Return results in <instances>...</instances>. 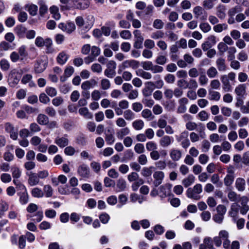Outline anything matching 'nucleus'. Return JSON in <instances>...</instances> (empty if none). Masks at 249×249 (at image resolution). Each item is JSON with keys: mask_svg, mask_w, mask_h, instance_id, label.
Wrapping results in <instances>:
<instances>
[{"mask_svg": "<svg viewBox=\"0 0 249 249\" xmlns=\"http://www.w3.org/2000/svg\"><path fill=\"white\" fill-rule=\"evenodd\" d=\"M69 55L65 51H62L57 55L56 60L58 64L64 65L69 58Z\"/></svg>", "mask_w": 249, "mask_h": 249, "instance_id": "obj_11", "label": "nucleus"}, {"mask_svg": "<svg viewBox=\"0 0 249 249\" xmlns=\"http://www.w3.org/2000/svg\"><path fill=\"white\" fill-rule=\"evenodd\" d=\"M198 82L200 86H204L208 83L209 79L204 73L199 75L198 77Z\"/></svg>", "mask_w": 249, "mask_h": 249, "instance_id": "obj_54", "label": "nucleus"}, {"mask_svg": "<svg viewBox=\"0 0 249 249\" xmlns=\"http://www.w3.org/2000/svg\"><path fill=\"white\" fill-rule=\"evenodd\" d=\"M77 172L79 175L84 178H89L90 174L89 167L85 164L81 165L78 167Z\"/></svg>", "mask_w": 249, "mask_h": 249, "instance_id": "obj_9", "label": "nucleus"}, {"mask_svg": "<svg viewBox=\"0 0 249 249\" xmlns=\"http://www.w3.org/2000/svg\"><path fill=\"white\" fill-rule=\"evenodd\" d=\"M79 113L87 119H91L93 118L92 114L90 112L87 107H81L79 109Z\"/></svg>", "mask_w": 249, "mask_h": 249, "instance_id": "obj_24", "label": "nucleus"}, {"mask_svg": "<svg viewBox=\"0 0 249 249\" xmlns=\"http://www.w3.org/2000/svg\"><path fill=\"white\" fill-rule=\"evenodd\" d=\"M234 177L233 175H227L224 178V184L227 186H229L233 182Z\"/></svg>", "mask_w": 249, "mask_h": 249, "instance_id": "obj_56", "label": "nucleus"}, {"mask_svg": "<svg viewBox=\"0 0 249 249\" xmlns=\"http://www.w3.org/2000/svg\"><path fill=\"white\" fill-rule=\"evenodd\" d=\"M164 177V174L162 171H156L153 174L154 178V184L155 186L157 187L161 184L162 180Z\"/></svg>", "mask_w": 249, "mask_h": 249, "instance_id": "obj_13", "label": "nucleus"}, {"mask_svg": "<svg viewBox=\"0 0 249 249\" xmlns=\"http://www.w3.org/2000/svg\"><path fill=\"white\" fill-rule=\"evenodd\" d=\"M128 68H130V59L124 61L119 66L118 73H120L123 71Z\"/></svg>", "mask_w": 249, "mask_h": 249, "instance_id": "obj_49", "label": "nucleus"}, {"mask_svg": "<svg viewBox=\"0 0 249 249\" xmlns=\"http://www.w3.org/2000/svg\"><path fill=\"white\" fill-rule=\"evenodd\" d=\"M91 55L94 58L96 57L100 54V49L97 46H93L91 48Z\"/></svg>", "mask_w": 249, "mask_h": 249, "instance_id": "obj_64", "label": "nucleus"}, {"mask_svg": "<svg viewBox=\"0 0 249 249\" xmlns=\"http://www.w3.org/2000/svg\"><path fill=\"white\" fill-rule=\"evenodd\" d=\"M195 180V177L194 175L190 174L182 181V183L185 187H188L193 184Z\"/></svg>", "mask_w": 249, "mask_h": 249, "instance_id": "obj_28", "label": "nucleus"}, {"mask_svg": "<svg viewBox=\"0 0 249 249\" xmlns=\"http://www.w3.org/2000/svg\"><path fill=\"white\" fill-rule=\"evenodd\" d=\"M110 82L109 80L106 78H104L101 81V88L104 90H107L110 87Z\"/></svg>", "mask_w": 249, "mask_h": 249, "instance_id": "obj_58", "label": "nucleus"}, {"mask_svg": "<svg viewBox=\"0 0 249 249\" xmlns=\"http://www.w3.org/2000/svg\"><path fill=\"white\" fill-rule=\"evenodd\" d=\"M247 86L245 84L238 85L234 89V92L237 97H244L246 96Z\"/></svg>", "mask_w": 249, "mask_h": 249, "instance_id": "obj_8", "label": "nucleus"}, {"mask_svg": "<svg viewBox=\"0 0 249 249\" xmlns=\"http://www.w3.org/2000/svg\"><path fill=\"white\" fill-rule=\"evenodd\" d=\"M124 118L128 121H132L135 118V114L130 109H126L124 112Z\"/></svg>", "mask_w": 249, "mask_h": 249, "instance_id": "obj_36", "label": "nucleus"}, {"mask_svg": "<svg viewBox=\"0 0 249 249\" xmlns=\"http://www.w3.org/2000/svg\"><path fill=\"white\" fill-rule=\"evenodd\" d=\"M136 74L137 76H140L146 80H149L152 78V74L150 72L144 71L142 69L136 71Z\"/></svg>", "mask_w": 249, "mask_h": 249, "instance_id": "obj_31", "label": "nucleus"}, {"mask_svg": "<svg viewBox=\"0 0 249 249\" xmlns=\"http://www.w3.org/2000/svg\"><path fill=\"white\" fill-rule=\"evenodd\" d=\"M116 63L113 60H110L107 64V69L105 70L104 74L109 78H112L116 75Z\"/></svg>", "mask_w": 249, "mask_h": 249, "instance_id": "obj_2", "label": "nucleus"}, {"mask_svg": "<svg viewBox=\"0 0 249 249\" xmlns=\"http://www.w3.org/2000/svg\"><path fill=\"white\" fill-rule=\"evenodd\" d=\"M18 53L21 57V60H22L28 55L27 47L25 45H21L18 49Z\"/></svg>", "mask_w": 249, "mask_h": 249, "instance_id": "obj_38", "label": "nucleus"}, {"mask_svg": "<svg viewBox=\"0 0 249 249\" xmlns=\"http://www.w3.org/2000/svg\"><path fill=\"white\" fill-rule=\"evenodd\" d=\"M42 142L41 139L37 136L33 137L30 140L31 144L34 146H38Z\"/></svg>", "mask_w": 249, "mask_h": 249, "instance_id": "obj_59", "label": "nucleus"}, {"mask_svg": "<svg viewBox=\"0 0 249 249\" xmlns=\"http://www.w3.org/2000/svg\"><path fill=\"white\" fill-rule=\"evenodd\" d=\"M95 18L93 15L88 16L84 21V31L87 32L89 31L93 26Z\"/></svg>", "mask_w": 249, "mask_h": 249, "instance_id": "obj_10", "label": "nucleus"}, {"mask_svg": "<svg viewBox=\"0 0 249 249\" xmlns=\"http://www.w3.org/2000/svg\"><path fill=\"white\" fill-rule=\"evenodd\" d=\"M42 191L44 193V196L46 197H51L53 195V190L49 184L44 185Z\"/></svg>", "mask_w": 249, "mask_h": 249, "instance_id": "obj_27", "label": "nucleus"}, {"mask_svg": "<svg viewBox=\"0 0 249 249\" xmlns=\"http://www.w3.org/2000/svg\"><path fill=\"white\" fill-rule=\"evenodd\" d=\"M4 128L5 131L9 133L10 138L13 140H17L18 137V130L15 128L13 125L9 123H7L5 124Z\"/></svg>", "mask_w": 249, "mask_h": 249, "instance_id": "obj_5", "label": "nucleus"}, {"mask_svg": "<svg viewBox=\"0 0 249 249\" xmlns=\"http://www.w3.org/2000/svg\"><path fill=\"white\" fill-rule=\"evenodd\" d=\"M25 8L29 12L31 15L34 16L36 15L38 10V7L36 5H27L25 6Z\"/></svg>", "mask_w": 249, "mask_h": 249, "instance_id": "obj_40", "label": "nucleus"}, {"mask_svg": "<svg viewBox=\"0 0 249 249\" xmlns=\"http://www.w3.org/2000/svg\"><path fill=\"white\" fill-rule=\"evenodd\" d=\"M31 193L32 196L36 198H41L44 196V193L42 190L38 187L33 188L31 191Z\"/></svg>", "mask_w": 249, "mask_h": 249, "instance_id": "obj_33", "label": "nucleus"}, {"mask_svg": "<svg viewBox=\"0 0 249 249\" xmlns=\"http://www.w3.org/2000/svg\"><path fill=\"white\" fill-rule=\"evenodd\" d=\"M227 51V58L229 60H233L235 59V53H236V49L234 47H230Z\"/></svg>", "mask_w": 249, "mask_h": 249, "instance_id": "obj_35", "label": "nucleus"}, {"mask_svg": "<svg viewBox=\"0 0 249 249\" xmlns=\"http://www.w3.org/2000/svg\"><path fill=\"white\" fill-rule=\"evenodd\" d=\"M202 185L197 183L192 188H189L186 191L187 196L195 200H198L201 198L200 194L202 192Z\"/></svg>", "mask_w": 249, "mask_h": 249, "instance_id": "obj_1", "label": "nucleus"}, {"mask_svg": "<svg viewBox=\"0 0 249 249\" xmlns=\"http://www.w3.org/2000/svg\"><path fill=\"white\" fill-rule=\"evenodd\" d=\"M146 150L148 151L152 152L155 150H157L158 145L157 143L154 141H149L146 142L145 144Z\"/></svg>", "mask_w": 249, "mask_h": 249, "instance_id": "obj_46", "label": "nucleus"}, {"mask_svg": "<svg viewBox=\"0 0 249 249\" xmlns=\"http://www.w3.org/2000/svg\"><path fill=\"white\" fill-rule=\"evenodd\" d=\"M164 36V33L160 30L157 31L152 33L151 35V37L153 39L157 40L163 38Z\"/></svg>", "mask_w": 249, "mask_h": 249, "instance_id": "obj_51", "label": "nucleus"}, {"mask_svg": "<svg viewBox=\"0 0 249 249\" xmlns=\"http://www.w3.org/2000/svg\"><path fill=\"white\" fill-rule=\"evenodd\" d=\"M126 188V182L124 179L120 178L117 180L115 187V191L116 192L124 191Z\"/></svg>", "mask_w": 249, "mask_h": 249, "instance_id": "obj_18", "label": "nucleus"}, {"mask_svg": "<svg viewBox=\"0 0 249 249\" xmlns=\"http://www.w3.org/2000/svg\"><path fill=\"white\" fill-rule=\"evenodd\" d=\"M188 74L191 78H196L199 76V72L196 68L193 67L189 70Z\"/></svg>", "mask_w": 249, "mask_h": 249, "instance_id": "obj_63", "label": "nucleus"}, {"mask_svg": "<svg viewBox=\"0 0 249 249\" xmlns=\"http://www.w3.org/2000/svg\"><path fill=\"white\" fill-rule=\"evenodd\" d=\"M96 85L97 82L95 80L92 79L84 82L81 85V88L84 90H88Z\"/></svg>", "mask_w": 249, "mask_h": 249, "instance_id": "obj_19", "label": "nucleus"}, {"mask_svg": "<svg viewBox=\"0 0 249 249\" xmlns=\"http://www.w3.org/2000/svg\"><path fill=\"white\" fill-rule=\"evenodd\" d=\"M155 88V83L148 81L145 83V88L142 90V94L145 97L151 95L152 92Z\"/></svg>", "mask_w": 249, "mask_h": 249, "instance_id": "obj_6", "label": "nucleus"}, {"mask_svg": "<svg viewBox=\"0 0 249 249\" xmlns=\"http://www.w3.org/2000/svg\"><path fill=\"white\" fill-rule=\"evenodd\" d=\"M134 150L139 154L144 153L145 151L144 145L141 143H137L134 146Z\"/></svg>", "mask_w": 249, "mask_h": 249, "instance_id": "obj_61", "label": "nucleus"}, {"mask_svg": "<svg viewBox=\"0 0 249 249\" xmlns=\"http://www.w3.org/2000/svg\"><path fill=\"white\" fill-rule=\"evenodd\" d=\"M222 83V89L224 92H228L231 91L232 87L227 78V75H223L220 77Z\"/></svg>", "mask_w": 249, "mask_h": 249, "instance_id": "obj_12", "label": "nucleus"}, {"mask_svg": "<svg viewBox=\"0 0 249 249\" xmlns=\"http://www.w3.org/2000/svg\"><path fill=\"white\" fill-rule=\"evenodd\" d=\"M18 195L19 196V201L21 205H25L29 201V195L28 192H18Z\"/></svg>", "mask_w": 249, "mask_h": 249, "instance_id": "obj_23", "label": "nucleus"}, {"mask_svg": "<svg viewBox=\"0 0 249 249\" xmlns=\"http://www.w3.org/2000/svg\"><path fill=\"white\" fill-rule=\"evenodd\" d=\"M239 206L237 203H233L231 207V210L229 212L230 215L232 217H235L237 216L239 211Z\"/></svg>", "mask_w": 249, "mask_h": 249, "instance_id": "obj_41", "label": "nucleus"}, {"mask_svg": "<svg viewBox=\"0 0 249 249\" xmlns=\"http://www.w3.org/2000/svg\"><path fill=\"white\" fill-rule=\"evenodd\" d=\"M74 72V68L72 66H68L64 71V76L60 77V81L64 82L66 79L72 75Z\"/></svg>", "mask_w": 249, "mask_h": 249, "instance_id": "obj_20", "label": "nucleus"}, {"mask_svg": "<svg viewBox=\"0 0 249 249\" xmlns=\"http://www.w3.org/2000/svg\"><path fill=\"white\" fill-rule=\"evenodd\" d=\"M0 69L3 71H7L10 68V63L8 60L2 59L0 61Z\"/></svg>", "mask_w": 249, "mask_h": 249, "instance_id": "obj_55", "label": "nucleus"}, {"mask_svg": "<svg viewBox=\"0 0 249 249\" xmlns=\"http://www.w3.org/2000/svg\"><path fill=\"white\" fill-rule=\"evenodd\" d=\"M207 75L210 78H215L218 74L216 69L214 67H211L207 70Z\"/></svg>", "mask_w": 249, "mask_h": 249, "instance_id": "obj_43", "label": "nucleus"}, {"mask_svg": "<svg viewBox=\"0 0 249 249\" xmlns=\"http://www.w3.org/2000/svg\"><path fill=\"white\" fill-rule=\"evenodd\" d=\"M10 58L12 62L15 63L19 60H21V57L17 52L14 51L11 53L10 55Z\"/></svg>", "mask_w": 249, "mask_h": 249, "instance_id": "obj_62", "label": "nucleus"}, {"mask_svg": "<svg viewBox=\"0 0 249 249\" xmlns=\"http://www.w3.org/2000/svg\"><path fill=\"white\" fill-rule=\"evenodd\" d=\"M90 2L89 0H76L75 5L77 8L81 9H86L89 7Z\"/></svg>", "mask_w": 249, "mask_h": 249, "instance_id": "obj_26", "label": "nucleus"}, {"mask_svg": "<svg viewBox=\"0 0 249 249\" xmlns=\"http://www.w3.org/2000/svg\"><path fill=\"white\" fill-rule=\"evenodd\" d=\"M228 26L226 23L217 24L213 26V31L216 33H221L228 29Z\"/></svg>", "mask_w": 249, "mask_h": 249, "instance_id": "obj_44", "label": "nucleus"}, {"mask_svg": "<svg viewBox=\"0 0 249 249\" xmlns=\"http://www.w3.org/2000/svg\"><path fill=\"white\" fill-rule=\"evenodd\" d=\"M212 239L210 237H206L203 239V242L200 244L199 249H214L212 242Z\"/></svg>", "mask_w": 249, "mask_h": 249, "instance_id": "obj_16", "label": "nucleus"}, {"mask_svg": "<svg viewBox=\"0 0 249 249\" xmlns=\"http://www.w3.org/2000/svg\"><path fill=\"white\" fill-rule=\"evenodd\" d=\"M16 34L20 38L23 37L26 32V29L22 26H18L15 29Z\"/></svg>", "mask_w": 249, "mask_h": 249, "instance_id": "obj_37", "label": "nucleus"}, {"mask_svg": "<svg viewBox=\"0 0 249 249\" xmlns=\"http://www.w3.org/2000/svg\"><path fill=\"white\" fill-rule=\"evenodd\" d=\"M208 92V98L210 100L218 101L220 99L221 94L219 92L213 90L212 89H209Z\"/></svg>", "mask_w": 249, "mask_h": 249, "instance_id": "obj_22", "label": "nucleus"}, {"mask_svg": "<svg viewBox=\"0 0 249 249\" xmlns=\"http://www.w3.org/2000/svg\"><path fill=\"white\" fill-rule=\"evenodd\" d=\"M36 121L40 125H46L49 123V118L45 114H39L37 117Z\"/></svg>", "mask_w": 249, "mask_h": 249, "instance_id": "obj_32", "label": "nucleus"}, {"mask_svg": "<svg viewBox=\"0 0 249 249\" xmlns=\"http://www.w3.org/2000/svg\"><path fill=\"white\" fill-rule=\"evenodd\" d=\"M55 143L60 147H64L69 144V140L66 137H57L55 139Z\"/></svg>", "mask_w": 249, "mask_h": 249, "instance_id": "obj_25", "label": "nucleus"}, {"mask_svg": "<svg viewBox=\"0 0 249 249\" xmlns=\"http://www.w3.org/2000/svg\"><path fill=\"white\" fill-rule=\"evenodd\" d=\"M58 27L63 32L69 34L72 33L76 29L75 24L73 22L70 21L67 22L66 23L63 22L60 23Z\"/></svg>", "mask_w": 249, "mask_h": 249, "instance_id": "obj_3", "label": "nucleus"}, {"mask_svg": "<svg viewBox=\"0 0 249 249\" xmlns=\"http://www.w3.org/2000/svg\"><path fill=\"white\" fill-rule=\"evenodd\" d=\"M235 186L238 191L243 192L246 189L245 179L242 178H237L235 180Z\"/></svg>", "mask_w": 249, "mask_h": 249, "instance_id": "obj_17", "label": "nucleus"}, {"mask_svg": "<svg viewBox=\"0 0 249 249\" xmlns=\"http://www.w3.org/2000/svg\"><path fill=\"white\" fill-rule=\"evenodd\" d=\"M12 177L14 178H19L21 175V171L17 166H13L11 168Z\"/></svg>", "mask_w": 249, "mask_h": 249, "instance_id": "obj_42", "label": "nucleus"}, {"mask_svg": "<svg viewBox=\"0 0 249 249\" xmlns=\"http://www.w3.org/2000/svg\"><path fill=\"white\" fill-rule=\"evenodd\" d=\"M133 34L135 37L134 47L136 49L142 48L144 38L142 35L141 31L138 30H135L133 32Z\"/></svg>", "mask_w": 249, "mask_h": 249, "instance_id": "obj_4", "label": "nucleus"}, {"mask_svg": "<svg viewBox=\"0 0 249 249\" xmlns=\"http://www.w3.org/2000/svg\"><path fill=\"white\" fill-rule=\"evenodd\" d=\"M169 155L172 160L177 161L180 159L182 156V153L179 149L173 148L170 151Z\"/></svg>", "mask_w": 249, "mask_h": 249, "instance_id": "obj_15", "label": "nucleus"}, {"mask_svg": "<svg viewBox=\"0 0 249 249\" xmlns=\"http://www.w3.org/2000/svg\"><path fill=\"white\" fill-rule=\"evenodd\" d=\"M216 67L220 71H224L226 70L227 67L225 60L222 58H219L216 61Z\"/></svg>", "mask_w": 249, "mask_h": 249, "instance_id": "obj_29", "label": "nucleus"}, {"mask_svg": "<svg viewBox=\"0 0 249 249\" xmlns=\"http://www.w3.org/2000/svg\"><path fill=\"white\" fill-rule=\"evenodd\" d=\"M45 112L51 117H54L56 115L55 109L52 107H46Z\"/></svg>", "mask_w": 249, "mask_h": 249, "instance_id": "obj_57", "label": "nucleus"}, {"mask_svg": "<svg viewBox=\"0 0 249 249\" xmlns=\"http://www.w3.org/2000/svg\"><path fill=\"white\" fill-rule=\"evenodd\" d=\"M133 128L136 130H140L144 127V122L141 120H138L132 123Z\"/></svg>", "mask_w": 249, "mask_h": 249, "instance_id": "obj_47", "label": "nucleus"}, {"mask_svg": "<svg viewBox=\"0 0 249 249\" xmlns=\"http://www.w3.org/2000/svg\"><path fill=\"white\" fill-rule=\"evenodd\" d=\"M130 199L132 202H136L138 201L140 204L142 203L143 201L142 196L135 193L132 194L130 195Z\"/></svg>", "mask_w": 249, "mask_h": 249, "instance_id": "obj_50", "label": "nucleus"}, {"mask_svg": "<svg viewBox=\"0 0 249 249\" xmlns=\"http://www.w3.org/2000/svg\"><path fill=\"white\" fill-rule=\"evenodd\" d=\"M129 133V129L128 127H124L117 133V135L118 138L122 139L124 136L128 135Z\"/></svg>", "mask_w": 249, "mask_h": 249, "instance_id": "obj_53", "label": "nucleus"}, {"mask_svg": "<svg viewBox=\"0 0 249 249\" xmlns=\"http://www.w3.org/2000/svg\"><path fill=\"white\" fill-rule=\"evenodd\" d=\"M154 167L152 166L144 167L142 169L141 174L144 177H148L151 176Z\"/></svg>", "mask_w": 249, "mask_h": 249, "instance_id": "obj_39", "label": "nucleus"}, {"mask_svg": "<svg viewBox=\"0 0 249 249\" xmlns=\"http://www.w3.org/2000/svg\"><path fill=\"white\" fill-rule=\"evenodd\" d=\"M225 7L224 5H219L216 8V15L220 19H224L226 17Z\"/></svg>", "mask_w": 249, "mask_h": 249, "instance_id": "obj_34", "label": "nucleus"}, {"mask_svg": "<svg viewBox=\"0 0 249 249\" xmlns=\"http://www.w3.org/2000/svg\"><path fill=\"white\" fill-rule=\"evenodd\" d=\"M45 69V64L41 60L37 61L35 65V71L36 73H41Z\"/></svg>", "mask_w": 249, "mask_h": 249, "instance_id": "obj_30", "label": "nucleus"}, {"mask_svg": "<svg viewBox=\"0 0 249 249\" xmlns=\"http://www.w3.org/2000/svg\"><path fill=\"white\" fill-rule=\"evenodd\" d=\"M199 119L201 121H205L208 120L209 114L205 110H202L197 115Z\"/></svg>", "mask_w": 249, "mask_h": 249, "instance_id": "obj_60", "label": "nucleus"}, {"mask_svg": "<svg viewBox=\"0 0 249 249\" xmlns=\"http://www.w3.org/2000/svg\"><path fill=\"white\" fill-rule=\"evenodd\" d=\"M28 176V183L31 186L38 185L40 182V179L36 173L31 172L27 173Z\"/></svg>", "mask_w": 249, "mask_h": 249, "instance_id": "obj_7", "label": "nucleus"}, {"mask_svg": "<svg viewBox=\"0 0 249 249\" xmlns=\"http://www.w3.org/2000/svg\"><path fill=\"white\" fill-rule=\"evenodd\" d=\"M53 41L50 38H47V41L45 43V47L46 48V53H53L54 52V49L52 48Z\"/></svg>", "mask_w": 249, "mask_h": 249, "instance_id": "obj_48", "label": "nucleus"}, {"mask_svg": "<svg viewBox=\"0 0 249 249\" xmlns=\"http://www.w3.org/2000/svg\"><path fill=\"white\" fill-rule=\"evenodd\" d=\"M171 187L172 185L170 184H166L161 186L160 187V193H162L160 196L164 197L168 196L170 192Z\"/></svg>", "mask_w": 249, "mask_h": 249, "instance_id": "obj_21", "label": "nucleus"}, {"mask_svg": "<svg viewBox=\"0 0 249 249\" xmlns=\"http://www.w3.org/2000/svg\"><path fill=\"white\" fill-rule=\"evenodd\" d=\"M174 142V139L168 135L163 136L159 141L160 145L162 147H167Z\"/></svg>", "mask_w": 249, "mask_h": 249, "instance_id": "obj_14", "label": "nucleus"}, {"mask_svg": "<svg viewBox=\"0 0 249 249\" xmlns=\"http://www.w3.org/2000/svg\"><path fill=\"white\" fill-rule=\"evenodd\" d=\"M142 116L143 118L151 120L154 119V116L151 111L148 109H144L142 112Z\"/></svg>", "mask_w": 249, "mask_h": 249, "instance_id": "obj_45", "label": "nucleus"}, {"mask_svg": "<svg viewBox=\"0 0 249 249\" xmlns=\"http://www.w3.org/2000/svg\"><path fill=\"white\" fill-rule=\"evenodd\" d=\"M46 41L47 38L44 39L41 36H37L35 39V44L38 47H42L45 46Z\"/></svg>", "mask_w": 249, "mask_h": 249, "instance_id": "obj_52", "label": "nucleus"}]
</instances>
